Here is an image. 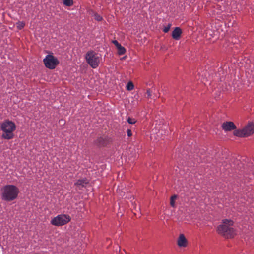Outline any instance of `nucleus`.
<instances>
[{
    "instance_id": "20e7f679",
    "label": "nucleus",
    "mask_w": 254,
    "mask_h": 254,
    "mask_svg": "<svg viewBox=\"0 0 254 254\" xmlns=\"http://www.w3.org/2000/svg\"><path fill=\"white\" fill-rule=\"evenodd\" d=\"M87 63L93 68H97L99 64L101 57L94 51H89L85 55Z\"/></svg>"
},
{
    "instance_id": "dca6fc26",
    "label": "nucleus",
    "mask_w": 254,
    "mask_h": 254,
    "mask_svg": "<svg viewBox=\"0 0 254 254\" xmlns=\"http://www.w3.org/2000/svg\"><path fill=\"white\" fill-rule=\"evenodd\" d=\"M177 198V196L176 195H173L171 197V198H170V205L172 207H174L175 205V200Z\"/></svg>"
},
{
    "instance_id": "6e6552de",
    "label": "nucleus",
    "mask_w": 254,
    "mask_h": 254,
    "mask_svg": "<svg viewBox=\"0 0 254 254\" xmlns=\"http://www.w3.org/2000/svg\"><path fill=\"white\" fill-rule=\"evenodd\" d=\"M222 128L225 131H230L236 129V126L234 123L231 121H227L224 122L221 125Z\"/></svg>"
},
{
    "instance_id": "6ab92c4d",
    "label": "nucleus",
    "mask_w": 254,
    "mask_h": 254,
    "mask_svg": "<svg viewBox=\"0 0 254 254\" xmlns=\"http://www.w3.org/2000/svg\"><path fill=\"white\" fill-rule=\"evenodd\" d=\"M127 122L130 124H133L136 123V121L133 119L131 118L130 117H128L127 120Z\"/></svg>"
},
{
    "instance_id": "f03ea898",
    "label": "nucleus",
    "mask_w": 254,
    "mask_h": 254,
    "mask_svg": "<svg viewBox=\"0 0 254 254\" xmlns=\"http://www.w3.org/2000/svg\"><path fill=\"white\" fill-rule=\"evenodd\" d=\"M233 225V221L228 219L223 220L222 224L217 227V232L226 238H233L235 235V231L232 227Z\"/></svg>"
},
{
    "instance_id": "9d476101",
    "label": "nucleus",
    "mask_w": 254,
    "mask_h": 254,
    "mask_svg": "<svg viewBox=\"0 0 254 254\" xmlns=\"http://www.w3.org/2000/svg\"><path fill=\"white\" fill-rule=\"evenodd\" d=\"M188 241L184 234H180L177 240V245L179 247H185L187 246Z\"/></svg>"
},
{
    "instance_id": "aec40b11",
    "label": "nucleus",
    "mask_w": 254,
    "mask_h": 254,
    "mask_svg": "<svg viewBox=\"0 0 254 254\" xmlns=\"http://www.w3.org/2000/svg\"><path fill=\"white\" fill-rule=\"evenodd\" d=\"M146 94H147V98H151V91L149 89L147 90Z\"/></svg>"
},
{
    "instance_id": "412c9836",
    "label": "nucleus",
    "mask_w": 254,
    "mask_h": 254,
    "mask_svg": "<svg viewBox=\"0 0 254 254\" xmlns=\"http://www.w3.org/2000/svg\"><path fill=\"white\" fill-rule=\"evenodd\" d=\"M170 25H168L167 27H165L163 29V32L165 33L168 32L170 30Z\"/></svg>"
},
{
    "instance_id": "1a4fd4ad",
    "label": "nucleus",
    "mask_w": 254,
    "mask_h": 254,
    "mask_svg": "<svg viewBox=\"0 0 254 254\" xmlns=\"http://www.w3.org/2000/svg\"><path fill=\"white\" fill-rule=\"evenodd\" d=\"M109 142V139L106 137H99L95 141L94 143L99 147L105 146Z\"/></svg>"
},
{
    "instance_id": "5701e85b",
    "label": "nucleus",
    "mask_w": 254,
    "mask_h": 254,
    "mask_svg": "<svg viewBox=\"0 0 254 254\" xmlns=\"http://www.w3.org/2000/svg\"><path fill=\"white\" fill-rule=\"evenodd\" d=\"M127 136L128 137H130L132 135V133H131V131L130 129H127Z\"/></svg>"
},
{
    "instance_id": "2eb2a0df",
    "label": "nucleus",
    "mask_w": 254,
    "mask_h": 254,
    "mask_svg": "<svg viewBox=\"0 0 254 254\" xmlns=\"http://www.w3.org/2000/svg\"><path fill=\"white\" fill-rule=\"evenodd\" d=\"M127 89L128 91H131L134 89V85L131 81L127 83Z\"/></svg>"
},
{
    "instance_id": "9b49d317",
    "label": "nucleus",
    "mask_w": 254,
    "mask_h": 254,
    "mask_svg": "<svg viewBox=\"0 0 254 254\" xmlns=\"http://www.w3.org/2000/svg\"><path fill=\"white\" fill-rule=\"evenodd\" d=\"M182 34V30L179 27H176L172 32V36L175 40H179Z\"/></svg>"
},
{
    "instance_id": "7ed1b4c3",
    "label": "nucleus",
    "mask_w": 254,
    "mask_h": 254,
    "mask_svg": "<svg viewBox=\"0 0 254 254\" xmlns=\"http://www.w3.org/2000/svg\"><path fill=\"white\" fill-rule=\"evenodd\" d=\"M0 129L2 131V137L5 139H11L14 137L13 132L16 129L14 122L8 120L1 124Z\"/></svg>"
},
{
    "instance_id": "f3484780",
    "label": "nucleus",
    "mask_w": 254,
    "mask_h": 254,
    "mask_svg": "<svg viewBox=\"0 0 254 254\" xmlns=\"http://www.w3.org/2000/svg\"><path fill=\"white\" fill-rule=\"evenodd\" d=\"M63 1L66 6H70L73 4V0H63Z\"/></svg>"
},
{
    "instance_id": "a211bd4d",
    "label": "nucleus",
    "mask_w": 254,
    "mask_h": 254,
    "mask_svg": "<svg viewBox=\"0 0 254 254\" xmlns=\"http://www.w3.org/2000/svg\"><path fill=\"white\" fill-rule=\"evenodd\" d=\"M94 19L98 21H100L102 20V16L97 13L94 14Z\"/></svg>"
},
{
    "instance_id": "39448f33",
    "label": "nucleus",
    "mask_w": 254,
    "mask_h": 254,
    "mask_svg": "<svg viewBox=\"0 0 254 254\" xmlns=\"http://www.w3.org/2000/svg\"><path fill=\"white\" fill-rule=\"evenodd\" d=\"M254 133V124L249 123L245 127L241 129L235 130L233 134L239 137H247Z\"/></svg>"
},
{
    "instance_id": "423d86ee",
    "label": "nucleus",
    "mask_w": 254,
    "mask_h": 254,
    "mask_svg": "<svg viewBox=\"0 0 254 254\" xmlns=\"http://www.w3.org/2000/svg\"><path fill=\"white\" fill-rule=\"evenodd\" d=\"M71 220V217L67 214H59L51 220V224L55 226H63Z\"/></svg>"
},
{
    "instance_id": "ddd939ff",
    "label": "nucleus",
    "mask_w": 254,
    "mask_h": 254,
    "mask_svg": "<svg viewBox=\"0 0 254 254\" xmlns=\"http://www.w3.org/2000/svg\"><path fill=\"white\" fill-rule=\"evenodd\" d=\"M117 48L118 49V53L119 55H122L125 54L126 49L124 47L122 46L121 45L117 47Z\"/></svg>"
},
{
    "instance_id": "f8f14e48",
    "label": "nucleus",
    "mask_w": 254,
    "mask_h": 254,
    "mask_svg": "<svg viewBox=\"0 0 254 254\" xmlns=\"http://www.w3.org/2000/svg\"><path fill=\"white\" fill-rule=\"evenodd\" d=\"M87 182L86 180L81 179L78 180L75 183V185L79 189L84 187L87 184Z\"/></svg>"
},
{
    "instance_id": "f257e3e1",
    "label": "nucleus",
    "mask_w": 254,
    "mask_h": 254,
    "mask_svg": "<svg viewBox=\"0 0 254 254\" xmlns=\"http://www.w3.org/2000/svg\"><path fill=\"white\" fill-rule=\"evenodd\" d=\"M1 190V199L8 202L16 199L19 192L18 188L13 185H5Z\"/></svg>"
},
{
    "instance_id": "0eeeda50",
    "label": "nucleus",
    "mask_w": 254,
    "mask_h": 254,
    "mask_svg": "<svg viewBox=\"0 0 254 254\" xmlns=\"http://www.w3.org/2000/svg\"><path fill=\"white\" fill-rule=\"evenodd\" d=\"M43 62L45 66L50 69L55 68L59 63L57 58L52 55H47Z\"/></svg>"
},
{
    "instance_id": "4be33fe9",
    "label": "nucleus",
    "mask_w": 254,
    "mask_h": 254,
    "mask_svg": "<svg viewBox=\"0 0 254 254\" xmlns=\"http://www.w3.org/2000/svg\"><path fill=\"white\" fill-rule=\"evenodd\" d=\"M112 42L116 46V47H118L121 45V44L117 40H114Z\"/></svg>"
},
{
    "instance_id": "4468645a",
    "label": "nucleus",
    "mask_w": 254,
    "mask_h": 254,
    "mask_svg": "<svg viewBox=\"0 0 254 254\" xmlns=\"http://www.w3.org/2000/svg\"><path fill=\"white\" fill-rule=\"evenodd\" d=\"M25 23L23 21H18L16 23L18 29L21 30L25 26Z\"/></svg>"
}]
</instances>
